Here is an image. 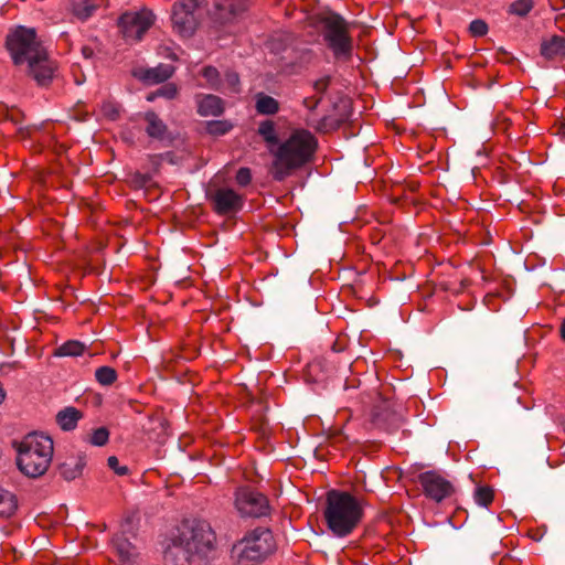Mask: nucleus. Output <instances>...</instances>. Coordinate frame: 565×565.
<instances>
[{"label": "nucleus", "instance_id": "37998d69", "mask_svg": "<svg viewBox=\"0 0 565 565\" xmlns=\"http://www.w3.org/2000/svg\"><path fill=\"white\" fill-rule=\"evenodd\" d=\"M374 422H375L376 424H380V423L382 422V419H381V417H380V415H379V414H375V416H374Z\"/></svg>", "mask_w": 565, "mask_h": 565}, {"label": "nucleus", "instance_id": "f3484780", "mask_svg": "<svg viewBox=\"0 0 565 565\" xmlns=\"http://www.w3.org/2000/svg\"><path fill=\"white\" fill-rule=\"evenodd\" d=\"M541 54L548 58H557L565 56V38L553 35L541 44Z\"/></svg>", "mask_w": 565, "mask_h": 565}, {"label": "nucleus", "instance_id": "0eeeda50", "mask_svg": "<svg viewBox=\"0 0 565 565\" xmlns=\"http://www.w3.org/2000/svg\"><path fill=\"white\" fill-rule=\"evenodd\" d=\"M322 38L334 58L348 61L352 56L353 40L350 24L339 14H331L322 21Z\"/></svg>", "mask_w": 565, "mask_h": 565}, {"label": "nucleus", "instance_id": "58836bf2", "mask_svg": "<svg viewBox=\"0 0 565 565\" xmlns=\"http://www.w3.org/2000/svg\"><path fill=\"white\" fill-rule=\"evenodd\" d=\"M216 7H217L218 9L227 8V7H228V8L231 9V12H232L233 14H235V11H234V8H233V4H232V3L216 4Z\"/></svg>", "mask_w": 565, "mask_h": 565}, {"label": "nucleus", "instance_id": "f704fd0d", "mask_svg": "<svg viewBox=\"0 0 565 565\" xmlns=\"http://www.w3.org/2000/svg\"><path fill=\"white\" fill-rule=\"evenodd\" d=\"M108 467L113 469L118 476H125L128 473V468L126 466H120L119 460L115 456H110L107 460Z\"/></svg>", "mask_w": 565, "mask_h": 565}, {"label": "nucleus", "instance_id": "393cba45", "mask_svg": "<svg viewBox=\"0 0 565 565\" xmlns=\"http://www.w3.org/2000/svg\"><path fill=\"white\" fill-rule=\"evenodd\" d=\"M257 131L269 147L278 143L276 126L273 120L262 121Z\"/></svg>", "mask_w": 565, "mask_h": 565}, {"label": "nucleus", "instance_id": "20e7f679", "mask_svg": "<svg viewBox=\"0 0 565 565\" xmlns=\"http://www.w3.org/2000/svg\"><path fill=\"white\" fill-rule=\"evenodd\" d=\"M53 454L54 444L50 436L31 433L18 446L17 465L23 475L38 478L47 471Z\"/></svg>", "mask_w": 565, "mask_h": 565}, {"label": "nucleus", "instance_id": "dca6fc26", "mask_svg": "<svg viewBox=\"0 0 565 565\" xmlns=\"http://www.w3.org/2000/svg\"><path fill=\"white\" fill-rule=\"evenodd\" d=\"M146 132L150 138L162 140L167 137L168 127L154 111H147L143 115Z\"/></svg>", "mask_w": 565, "mask_h": 565}, {"label": "nucleus", "instance_id": "ea45409f", "mask_svg": "<svg viewBox=\"0 0 565 565\" xmlns=\"http://www.w3.org/2000/svg\"><path fill=\"white\" fill-rule=\"evenodd\" d=\"M559 333L561 338L565 341V319L561 323Z\"/></svg>", "mask_w": 565, "mask_h": 565}, {"label": "nucleus", "instance_id": "cd10ccee", "mask_svg": "<svg viewBox=\"0 0 565 565\" xmlns=\"http://www.w3.org/2000/svg\"><path fill=\"white\" fill-rule=\"evenodd\" d=\"M233 128V125L227 120H211L206 124V130L210 135L223 136Z\"/></svg>", "mask_w": 565, "mask_h": 565}, {"label": "nucleus", "instance_id": "9b49d317", "mask_svg": "<svg viewBox=\"0 0 565 565\" xmlns=\"http://www.w3.org/2000/svg\"><path fill=\"white\" fill-rule=\"evenodd\" d=\"M419 482L426 497L436 502H440L454 493V486L435 471L422 473L419 476Z\"/></svg>", "mask_w": 565, "mask_h": 565}, {"label": "nucleus", "instance_id": "39448f33", "mask_svg": "<svg viewBox=\"0 0 565 565\" xmlns=\"http://www.w3.org/2000/svg\"><path fill=\"white\" fill-rule=\"evenodd\" d=\"M273 532L267 527L248 531L232 547V558L237 565H258L276 551Z\"/></svg>", "mask_w": 565, "mask_h": 565}, {"label": "nucleus", "instance_id": "e433bc0d", "mask_svg": "<svg viewBox=\"0 0 565 565\" xmlns=\"http://www.w3.org/2000/svg\"><path fill=\"white\" fill-rule=\"evenodd\" d=\"M226 82L230 86V89L233 92V93H237L238 92V85H239V77L236 73L232 72V73H227L226 74Z\"/></svg>", "mask_w": 565, "mask_h": 565}, {"label": "nucleus", "instance_id": "c85d7f7f", "mask_svg": "<svg viewBox=\"0 0 565 565\" xmlns=\"http://www.w3.org/2000/svg\"><path fill=\"white\" fill-rule=\"evenodd\" d=\"M533 9V0H515L510 4L509 12L525 17Z\"/></svg>", "mask_w": 565, "mask_h": 565}, {"label": "nucleus", "instance_id": "7c9ffc66", "mask_svg": "<svg viewBox=\"0 0 565 565\" xmlns=\"http://www.w3.org/2000/svg\"><path fill=\"white\" fill-rule=\"evenodd\" d=\"M109 439V433L106 428L102 427L93 431L89 436V443L94 446H104Z\"/></svg>", "mask_w": 565, "mask_h": 565}, {"label": "nucleus", "instance_id": "79ce46f5", "mask_svg": "<svg viewBox=\"0 0 565 565\" xmlns=\"http://www.w3.org/2000/svg\"><path fill=\"white\" fill-rule=\"evenodd\" d=\"M83 54L88 57L92 54V51L89 49H87V47H84L83 49Z\"/></svg>", "mask_w": 565, "mask_h": 565}, {"label": "nucleus", "instance_id": "a19ab883", "mask_svg": "<svg viewBox=\"0 0 565 565\" xmlns=\"http://www.w3.org/2000/svg\"><path fill=\"white\" fill-rule=\"evenodd\" d=\"M157 97H159V96L157 95V92H154V93H150V94H148V95H147V100H148V102H153Z\"/></svg>", "mask_w": 565, "mask_h": 565}, {"label": "nucleus", "instance_id": "f257e3e1", "mask_svg": "<svg viewBox=\"0 0 565 565\" xmlns=\"http://www.w3.org/2000/svg\"><path fill=\"white\" fill-rule=\"evenodd\" d=\"M7 49L17 66L25 65L39 85H46L54 76L56 65L38 40L34 29L17 26L10 31Z\"/></svg>", "mask_w": 565, "mask_h": 565}, {"label": "nucleus", "instance_id": "6ab92c4d", "mask_svg": "<svg viewBox=\"0 0 565 565\" xmlns=\"http://www.w3.org/2000/svg\"><path fill=\"white\" fill-rule=\"evenodd\" d=\"M113 543L122 563H132L137 557L136 547L127 539L122 537V535H116L113 540Z\"/></svg>", "mask_w": 565, "mask_h": 565}, {"label": "nucleus", "instance_id": "423d86ee", "mask_svg": "<svg viewBox=\"0 0 565 565\" xmlns=\"http://www.w3.org/2000/svg\"><path fill=\"white\" fill-rule=\"evenodd\" d=\"M193 555L206 556L215 550L216 535L204 520H185L172 539Z\"/></svg>", "mask_w": 565, "mask_h": 565}, {"label": "nucleus", "instance_id": "2f4dec72", "mask_svg": "<svg viewBox=\"0 0 565 565\" xmlns=\"http://www.w3.org/2000/svg\"><path fill=\"white\" fill-rule=\"evenodd\" d=\"M178 94V87L173 83H169L157 89V95L167 99H173Z\"/></svg>", "mask_w": 565, "mask_h": 565}, {"label": "nucleus", "instance_id": "473e14b6", "mask_svg": "<svg viewBox=\"0 0 565 565\" xmlns=\"http://www.w3.org/2000/svg\"><path fill=\"white\" fill-rule=\"evenodd\" d=\"M469 30L475 36H483L488 32V25L482 20H473L470 23Z\"/></svg>", "mask_w": 565, "mask_h": 565}, {"label": "nucleus", "instance_id": "4be33fe9", "mask_svg": "<svg viewBox=\"0 0 565 565\" xmlns=\"http://www.w3.org/2000/svg\"><path fill=\"white\" fill-rule=\"evenodd\" d=\"M255 100L256 111L260 115H275L279 110V103L269 95L258 93Z\"/></svg>", "mask_w": 565, "mask_h": 565}, {"label": "nucleus", "instance_id": "f8f14e48", "mask_svg": "<svg viewBox=\"0 0 565 565\" xmlns=\"http://www.w3.org/2000/svg\"><path fill=\"white\" fill-rule=\"evenodd\" d=\"M215 211L227 214L238 211L243 205V198L232 189H218L213 195Z\"/></svg>", "mask_w": 565, "mask_h": 565}, {"label": "nucleus", "instance_id": "9d476101", "mask_svg": "<svg viewBox=\"0 0 565 565\" xmlns=\"http://www.w3.org/2000/svg\"><path fill=\"white\" fill-rule=\"evenodd\" d=\"M234 505L242 518H262L268 515L270 511L267 497L249 487H242L235 491Z\"/></svg>", "mask_w": 565, "mask_h": 565}, {"label": "nucleus", "instance_id": "7ed1b4c3", "mask_svg": "<svg viewBox=\"0 0 565 565\" xmlns=\"http://www.w3.org/2000/svg\"><path fill=\"white\" fill-rule=\"evenodd\" d=\"M363 518L362 502L347 491L327 493L324 520L328 529L339 537L352 533Z\"/></svg>", "mask_w": 565, "mask_h": 565}, {"label": "nucleus", "instance_id": "c756f323", "mask_svg": "<svg viewBox=\"0 0 565 565\" xmlns=\"http://www.w3.org/2000/svg\"><path fill=\"white\" fill-rule=\"evenodd\" d=\"M100 113L110 120H115L119 116V107L115 102L105 100L100 105Z\"/></svg>", "mask_w": 565, "mask_h": 565}, {"label": "nucleus", "instance_id": "ddd939ff", "mask_svg": "<svg viewBox=\"0 0 565 565\" xmlns=\"http://www.w3.org/2000/svg\"><path fill=\"white\" fill-rule=\"evenodd\" d=\"M106 6L107 0H71L68 11L74 19L84 22Z\"/></svg>", "mask_w": 565, "mask_h": 565}, {"label": "nucleus", "instance_id": "4c0bfd02", "mask_svg": "<svg viewBox=\"0 0 565 565\" xmlns=\"http://www.w3.org/2000/svg\"><path fill=\"white\" fill-rule=\"evenodd\" d=\"M556 134L559 135L562 138L565 139V121H562L557 128H556Z\"/></svg>", "mask_w": 565, "mask_h": 565}, {"label": "nucleus", "instance_id": "c9c22d12", "mask_svg": "<svg viewBox=\"0 0 565 565\" xmlns=\"http://www.w3.org/2000/svg\"><path fill=\"white\" fill-rule=\"evenodd\" d=\"M235 179L239 185H242V186L247 185L252 180L250 170L248 168H239L236 173Z\"/></svg>", "mask_w": 565, "mask_h": 565}, {"label": "nucleus", "instance_id": "1a4fd4ad", "mask_svg": "<svg viewBox=\"0 0 565 565\" xmlns=\"http://www.w3.org/2000/svg\"><path fill=\"white\" fill-rule=\"evenodd\" d=\"M205 0H179L172 7L173 30L181 36H191L199 23V11Z\"/></svg>", "mask_w": 565, "mask_h": 565}, {"label": "nucleus", "instance_id": "b1692460", "mask_svg": "<svg viewBox=\"0 0 565 565\" xmlns=\"http://www.w3.org/2000/svg\"><path fill=\"white\" fill-rule=\"evenodd\" d=\"M85 352V345L76 340H70L60 345L55 355L57 356H79Z\"/></svg>", "mask_w": 565, "mask_h": 565}, {"label": "nucleus", "instance_id": "6e6552de", "mask_svg": "<svg viewBox=\"0 0 565 565\" xmlns=\"http://www.w3.org/2000/svg\"><path fill=\"white\" fill-rule=\"evenodd\" d=\"M156 17L151 10L127 11L118 19V28L128 43L140 41L153 25Z\"/></svg>", "mask_w": 565, "mask_h": 565}, {"label": "nucleus", "instance_id": "a878e982", "mask_svg": "<svg viewBox=\"0 0 565 565\" xmlns=\"http://www.w3.org/2000/svg\"><path fill=\"white\" fill-rule=\"evenodd\" d=\"M493 498H494V492H493L492 488H490L488 486H480L475 491V501L480 507L488 508L492 503Z\"/></svg>", "mask_w": 565, "mask_h": 565}, {"label": "nucleus", "instance_id": "aec40b11", "mask_svg": "<svg viewBox=\"0 0 565 565\" xmlns=\"http://www.w3.org/2000/svg\"><path fill=\"white\" fill-rule=\"evenodd\" d=\"M173 72L174 68L171 65L160 64L156 67L146 70L141 75V78L148 84H158L170 78Z\"/></svg>", "mask_w": 565, "mask_h": 565}, {"label": "nucleus", "instance_id": "412c9836", "mask_svg": "<svg viewBox=\"0 0 565 565\" xmlns=\"http://www.w3.org/2000/svg\"><path fill=\"white\" fill-rule=\"evenodd\" d=\"M82 414L75 407H66L56 415V423L63 430H72L76 427Z\"/></svg>", "mask_w": 565, "mask_h": 565}, {"label": "nucleus", "instance_id": "f03ea898", "mask_svg": "<svg viewBox=\"0 0 565 565\" xmlns=\"http://www.w3.org/2000/svg\"><path fill=\"white\" fill-rule=\"evenodd\" d=\"M318 147L317 138L307 129H292L273 151L270 173L276 181H282L296 170L311 161Z\"/></svg>", "mask_w": 565, "mask_h": 565}, {"label": "nucleus", "instance_id": "72a5a7b5", "mask_svg": "<svg viewBox=\"0 0 565 565\" xmlns=\"http://www.w3.org/2000/svg\"><path fill=\"white\" fill-rule=\"evenodd\" d=\"M202 75L211 86H214L218 79V72L212 66L204 67L202 70Z\"/></svg>", "mask_w": 565, "mask_h": 565}, {"label": "nucleus", "instance_id": "a211bd4d", "mask_svg": "<svg viewBox=\"0 0 565 565\" xmlns=\"http://www.w3.org/2000/svg\"><path fill=\"white\" fill-rule=\"evenodd\" d=\"M83 456L70 457L60 466V473L66 480H74L82 475L85 466Z\"/></svg>", "mask_w": 565, "mask_h": 565}, {"label": "nucleus", "instance_id": "2eb2a0df", "mask_svg": "<svg viewBox=\"0 0 565 565\" xmlns=\"http://www.w3.org/2000/svg\"><path fill=\"white\" fill-rule=\"evenodd\" d=\"M192 556L194 555L172 540L164 552V565H191Z\"/></svg>", "mask_w": 565, "mask_h": 565}, {"label": "nucleus", "instance_id": "5701e85b", "mask_svg": "<svg viewBox=\"0 0 565 565\" xmlns=\"http://www.w3.org/2000/svg\"><path fill=\"white\" fill-rule=\"evenodd\" d=\"M17 507L15 495L8 490L0 489V516H11L15 512Z\"/></svg>", "mask_w": 565, "mask_h": 565}, {"label": "nucleus", "instance_id": "bb28decb", "mask_svg": "<svg viewBox=\"0 0 565 565\" xmlns=\"http://www.w3.org/2000/svg\"><path fill=\"white\" fill-rule=\"evenodd\" d=\"M96 381L102 385H111L117 380V372L110 366H100L95 372Z\"/></svg>", "mask_w": 565, "mask_h": 565}, {"label": "nucleus", "instance_id": "4468645a", "mask_svg": "<svg viewBox=\"0 0 565 565\" xmlns=\"http://www.w3.org/2000/svg\"><path fill=\"white\" fill-rule=\"evenodd\" d=\"M198 113L203 117H216L224 111L223 100L215 95L198 96Z\"/></svg>", "mask_w": 565, "mask_h": 565}]
</instances>
